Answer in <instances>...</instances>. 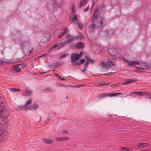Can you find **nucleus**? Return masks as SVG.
<instances>
[{"instance_id":"nucleus-1","label":"nucleus","mask_w":151,"mask_h":151,"mask_svg":"<svg viewBox=\"0 0 151 151\" xmlns=\"http://www.w3.org/2000/svg\"><path fill=\"white\" fill-rule=\"evenodd\" d=\"M98 10L96 9L93 12V14L92 18L91 21L93 24L88 27L90 30H92L94 28L98 30L101 29V25L103 24V20L102 19L100 20L96 18L98 14Z\"/></svg>"},{"instance_id":"nucleus-2","label":"nucleus","mask_w":151,"mask_h":151,"mask_svg":"<svg viewBox=\"0 0 151 151\" xmlns=\"http://www.w3.org/2000/svg\"><path fill=\"white\" fill-rule=\"evenodd\" d=\"M99 65L106 70L109 69H110L111 71L116 70L114 63L111 60L108 59L106 61L102 62Z\"/></svg>"},{"instance_id":"nucleus-3","label":"nucleus","mask_w":151,"mask_h":151,"mask_svg":"<svg viewBox=\"0 0 151 151\" xmlns=\"http://www.w3.org/2000/svg\"><path fill=\"white\" fill-rule=\"evenodd\" d=\"M79 56L78 54H73L71 56V62L73 65L75 66H78L80 64L79 61Z\"/></svg>"},{"instance_id":"nucleus-4","label":"nucleus","mask_w":151,"mask_h":151,"mask_svg":"<svg viewBox=\"0 0 151 151\" xmlns=\"http://www.w3.org/2000/svg\"><path fill=\"white\" fill-rule=\"evenodd\" d=\"M66 38L67 40L63 42L65 44H67L68 43H69L72 42L75 39L73 36L69 35H67Z\"/></svg>"},{"instance_id":"nucleus-5","label":"nucleus","mask_w":151,"mask_h":151,"mask_svg":"<svg viewBox=\"0 0 151 151\" xmlns=\"http://www.w3.org/2000/svg\"><path fill=\"white\" fill-rule=\"evenodd\" d=\"M128 65H133L134 66H135V67L139 69L141 68H139L138 67L136 66H135L136 65H139L140 63L139 62H137L136 61H128L127 62Z\"/></svg>"},{"instance_id":"nucleus-6","label":"nucleus","mask_w":151,"mask_h":151,"mask_svg":"<svg viewBox=\"0 0 151 151\" xmlns=\"http://www.w3.org/2000/svg\"><path fill=\"white\" fill-rule=\"evenodd\" d=\"M83 55L85 56V58H86V63L84 65V68H86V69L90 61V58L86 53H84Z\"/></svg>"},{"instance_id":"nucleus-7","label":"nucleus","mask_w":151,"mask_h":151,"mask_svg":"<svg viewBox=\"0 0 151 151\" xmlns=\"http://www.w3.org/2000/svg\"><path fill=\"white\" fill-rule=\"evenodd\" d=\"M137 80L136 79H134V78H130L127 79L125 82L123 83L122 84V85H124L126 84H128L130 83L135 81Z\"/></svg>"},{"instance_id":"nucleus-8","label":"nucleus","mask_w":151,"mask_h":151,"mask_svg":"<svg viewBox=\"0 0 151 151\" xmlns=\"http://www.w3.org/2000/svg\"><path fill=\"white\" fill-rule=\"evenodd\" d=\"M69 139V138L68 137H61L56 138L55 140L57 141H62L68 140Z\"/></svg>"},{"instance_id":"nucleus-9","label":"nucleus","mask_w":151,"mask_h":151,"mask_svg":"<svg viewBox=\"0 0 151 151\" xmlns=\"http://www.w3.org/2000/svg\"><path fill=\"white\" fill-rule=\"evenodd\" d=\"M68 29L66 28H64L62 29V31L59 33V35L58 37V38H60L64 35L67 32Z\"/></svg>"},{"instance_id":"nucleus-10","label":"nucleus","mask_w":151,"mask_h":151,"mask_svg":"<svg viewBox=\"0 0 151 151\" xmlns=\"http://www.w3.org/2000/svg\"><path fill=\"white\" fill-rule=\"evenodd\" d=\"M42 141L44 143L48 144H51L53 142V141L52 140L48 139H42Z\"/></svg>"},{"instance_id":"nucleus-11","label":"nucleus","mask_w":151,"mask_h":151,"mask_svg":"<svg viewBox=\"0 0 151 151\" xmlns=\"http://www.w3.org/2000/svg\"><path fill=\"white\" fill-rule=\"evenodd\" d=\"M21 65L20 64H19L17 65H15L13 66L14 70L16 72H19L21 70V68H19V66H21Z\"/></svg>"},{"instance_id":"nucleus-12","label":"nucleus","mask_w":151,"mask_h":151,"mask_svg":"<svg viewBox=\"0 0 151 151\" xmlns=\"http://www.w3.org/2000/svg\"><path fill=\"white\" fill-rule=\"evenodd\" d=\"M131 94H134V95H137V96H143L144 94L145 93L144 92H141L140 91L139 92H131Z\"/></svg>"},{"instance_id":"nucleus-13","label":"nucleus","mask_w":151,"mask_h":151,"mask_svg":"<svg viewBox=\"0 0 151 151\" xmlns=\"http://www.w3.org/2000/svg\"><path fill=\"white\" fill-rule=\"evenodd\" d=\"M7 134V133L4 131H0V139L1 138H4L6 136Z\"/></svg>"},{"instance_id":"nucleus-14","label":"nucleus","mask_w":151,"mask_h":151,"mask_svg":"<svg viewBox=\"0 0 151 151\" xmlns=\"http://www.w3.org/2000/svg\"><path fill=\"white\" fill-rule=\"evenodd\" d=\"M149 145V144L147 143L141 142L138 144V146L141 148H142L148 146Z\"/></svg>"},{"instance_id":"nucleus-15","label":"nucleus","mask_w":151,"mask_h":151,"mask_svg":"<svg viewBox=\"0 0 151 151\" xmlns=\"http://www.w3.org/2000/svg\"><path fill=\"white\" fill-rule=\"evenodd\" d=\"M38 107V105L36 104H35L32 106H30L28 108L30 109H36Z\"/></svg>"},{"instance_id":"nucleus-16","label":"nucleus","mask_w":151,"mask_h":151,"mask_svg":"<svg viewBox=\"0 0 151 151\" xmlns=\"http://www.w3.org/2000/svg\"><path fill=\"white\" fill-rule=\"evenodd\" d=\"M88 2L87 0H81L80 4V6H81L86 4Z\"/></svg>"},{"instance_id":"nucleus-17","label":"nucleus","mask_w":151,"mask_h":151,"mask_svg":"<svg viewBox=\"0 0 151 151\" xmlns=\"http://www.w3.org/2000/svg\"><path fill=\"white\" fill-rule=\"evenodd\" d=\"M32 94L31 91L28 89L25 90V95L27 96H30Z\"/></svg>"},{"instance_id":"nucleus-18","label":"nucleus","mask_w":151,"mask_h":151,"mask_svg":"<svg viewBox=\"0 0 151 151\" xmlns=\"http://www.w3.org/2000/svg\"><path fill=\"white\" fill-rule=\"evenodd\" d=\"M122 93L121 92H119L117 93H109L110 97H112L113 96H116L119 95L120 94H121Z\"/></svg>"},{"instance_id":"nucleus-19","label":"nucleus","mask_w":151,"mask_h":151,"mask_svg":"<svg viewBox=\"0 0 151 151\" xmlns=\"http://www.w3.org/2000/svg\"><path fill=\"white\" fill-rule=\"evenodd\" d=\"M9 89L11 91L14 92H18L20 91V89L15 88H10Z\"/></svg>"},{"instance_id":"nucleus-20","label":"nucleus","mask_w":151,"mask_h":151,"mask_svg":"<svg viewBox=\"0 0 151 151\" xmlns=\"http://www.w3.org/2000/svg\"><path fill=\"white\" fill-rule=\"evenodd\" d=\"M83 47V44L82 42H79L76 45V47L78 49L82 48Z\"/></svg>"},{"instance_id":"nucleus-21","label":"nucleus","mask_w":151,"mask_h":151,"mask_svg":"<svg viewBox=\"0 0 151 151\" xmlns=\"http://www.w3.org/2000/svg\"><path fill=\"white\" fill-rule=\"evenodd\" d=\"M113 31L111 29H108L106 32L107 36L111 35L113 34Z\"/></svg>"},{"instance_id":"nucleus-22","label":"nucleus","mask_w":151,"mask_h":151,"mask_svg":"<svg viewBox=\"0 0 151 151\" xmlns=\"http://www.w3.org/2000/svg\"><path fill=\"white\" fill-rule=\"evenodd\" d=\"M109 93H104L100 95V98H102V97H105L108 96H110Z\"/></svg>"},{"instance_id":"nucleus-23","label":"nucleus","mask_w":151,"mask_h":151,"mask_svg":"<svg viewBox=\"0 0 151 151\" xmlns=\"http://www.w3.org/2000/svg\"><path fill=\"white\" fill-rule=\"evenodd\" d=\"M7 116H8L6 115V113H4V112H3L2 113H1L0 114V116L3 117V119L6 118Z\"/></svg>"},{"instance_id":"nucleus-24","label":"nucleus","mask_w":151,"mask_h":151,"mask_svg":"<svg viewBox=\"0 0 151 151\" xmlns=\"http://www.w3.org/2000/svg\"><path fill=\"white\" fill-rule=\"evenodd\" d=\"M27 44V42H21L20 45L22 49H23Z\"/></svg>"},{"instance_id":"nucleus-25","label":"nucleus","mask_w":151,"mask_h":151,"mask_svg":"<svg viewBox=\"0 0 151 151\" xmlns=\"http://www.w3.org/2000/svg\"><path fill=\"white\" fill-rule=\"evenodd\" d=\"M97 84L99 86H104L109 84V83H107L97 82Z\"/></svg>"},{"instance_id":"nucleus-26","label":"nucleus","mask_w":151,"mask_h":151,"mask_svg":"<svg viewBox=\"0 0 151 151\" xmlns=\"http://www.w3.org/2000/svg\"><path fill=\"white\" fill-rule=\"evenodd\" d=\"M78 20V18L76 14L74 15L72 18L71 19L70 21Z\"/></svg>"},{"instance_id":"nucleus-27","label":"nucleus","mask_w":151,"mask_h":151,"mask_svg":"<svg viewBox=\"0 0 151 151\" xmlns=\"http://www.w3.org/2000/svg\"><path fill=\"white\" fill-rule=\"evenodd\" d=\"M43 91L45 90H46L47 91V92H53L55 90H54L52 89L51 88H47L46 89H43Z\"/></svg>"},{"instance_id":"nucleus-28","label":"nucleus","mask_w":151,"mask_h":151,"mask_svg":"<svg viewBox=\"0 0 151 151\" xmlns=\"http://www.w3.org/2000/svg\"><path fill=\"white\" fill-rule=\"evenodd\" d=\"M31 103V100H29L27 101L26 103L25 104V106L26 108L27 107V105H28L30 104Z\"/></svg>"},{"instance_id":"nucleus-29","label":"nucleus","mask_w":151,"mask_h":151,"mask_svg":"<svg viewBox=\"0 0 151 151\" xmlns=\"http://www.w3.org/2000/svg\"><path fill=\"white\" fill-rule=\"evenodd\" d=\"M145 97L148 99H151V93L146 94L145 95Z\"/></svg>"},{"instance_id":"nucleus-30","label":"nucleus","mask_w":151,"mask_h":151,"mask_svg":"<svg viewBox=\"0 0 151 151\" xmlns=\"http://www.w3.org/2000/svg\"><path fill=\"white\" fill-rule=\"evenodd\" d=\"M121 150L123 151H129L130 150L132 149L129 150L128 148L126 147H122L121 148Z\"/></svg>"},{"instance_id":"nucleus-31","label":"nucleus","mask_w":151,"mask_h":151,"mask_svg":"<svg viewBox=\"0 0 151 151\" xmlns=\"http://www.w3.org/2000/svg\"><path fill=\"white\" fill-rule=\"evenodd\" d=\"M77 25H78V28L80 30H82L83 28V25L81 23L79 22Z\"/></svg>"},{"instance_id":"nucleus-32","label":"nucleus","mask_w":151,"mask_h":151,"mask_svg":"<svg viewBox=\"0 0 151 151\" xmlns=\"http://www.w3.org/2000/svg\"><path fill=\"white\" fill-rule=\"evenodd\" d=\"M71 22L74 24L76 25H77L79 23L78 22V20H72L71 21Z\"/></svg>"},{"instance_id":"nucleus-33","label":"nucleus","mask_w":151,"mask_h":151,"mask_svg":"<svg viewBox=\"0 0 151 151\" xmlns=\"http://www.w3.org/2000/svg\"><path fill=\"white\" fill-rule=\"evenodd\" d=\"M116 73V72H110L109 73H108L107 74V75H114L115 74V73Z\"/></svg>"},{"instance_id":"nucleus-34","label":"nucleus","mask_w":151,"mask_h":151,"mask_svg":"<svg viewBox=\"0 0 151 151\" xmlns=\"http://www.w3.org/2000/svg\"><path fill=\"white\" fill-rule=\"evenodd\" d=\"M68 55L67 54H63L60 57V58H62L65 57L67 56Z\"/></svg>"},{"instance_id":"nucleus-35","label":"nucleus","mask_w":151,"mask_h":151,"mask_svg":"<svg viewBox=\"0 0 151 151\" xmlns=\"http://www.w3.org/2000/svg\"><path fill=\"white\" fill-rule=\"evenodd\" d=\"M89 9H90L89 7V6H88L85 9H84V11L85 12H86Z\"/></svg>"},{"instance_id":"nucleus-36","label":"nucleus","mask_w":151,"mask_h":151,"mask_svg":"<svg viewBox=\"0 0 151 151\" xmlns=\"http://www.w3.org/2000/svg\"><path fill=\"white\" fill-rule=\"evenodd\" d=\"M85 61V60L84 59H82L80 61H79V62H80L81 64V63H82L84 62Z\"/></svg>"},{"instance_id":"nucleus-37","label":"nucleus","mask_w":151,"mask_h":151,"mask_svg":"<svg viewBox=\"0 0 151 151\" xmlns=\"http://www.w3.org/2000/svg\"><path fill=\"white\" fill-rule=\"evenodd\" d=\"M62 132H63V134H68V131L67 130H65L63 131Z\"/></svg>"},{"instance_id":"nucleus-38","label":"nucleus","mask_w":151,"mask_h":151,"mask_svg":"<svg viewBox=\"0 0 151 151\" xmlns=\"http://www.w3.org/2000/svg\"><path fill=\"white\" fill-rule=\"evenodd\" d=\"M83 86V85H76V86H74V87H81V86Z\"/></svg>"},{"instance_id":"nucleus-39","label":"nucleus","mask_w":151,"mask_h":151,"mask_svg":"<svg viewBox=\"0 0 151 151\" xmlns=\"http://www.w3.org/2000/svg\"><path fill=\"white\" fill-rule=\"evenodd\" d=\"M58 46V45L57 44H55V45H53L52 46V48H55V47H57V46Z\"/></svg>"},{"instance_id":"nucleus-40","label":"nucleus","mask_w":151,"mask_h":151,"mask_svg":"<svg viewBox=\"0 0 151 151\" xmlns=\"http://www.w3.org/2000/svg\"><path fill=\"white\" fill-rule=\"evenodd\" d=\"M83 54V53L82 52H81L79 55V58L82 56V55Z\"/></svg>"},{"instance_id":"nucleus-41","label":"nucleus","mask_w":151,"mask_h":151,"mask_svg":"<svg viewBox=\"0 0 151 151\" xmlns=\"http://www.w3.org/2000/svg\"><path fill=\"white\" fill-rule=\"evenodd\" d=\"M4 63V61L0 60V65H2Z\"/></svg>"},{"instance_id":"nucleus-42","label":"nucleus","mask_w":151,"mask_h":151,"mask_svg":"<svg viewBox=\"0 0 151 151\" xmlns=\"http://www.w3.org/2000/svg\"><path fill=\"white\" fill-rule=\"evenodd\" d=\"M86 68H84L82 70H81V71L82 72H84V71H86Z\"/></svg>"},{"instance_id":"nucleus-43","label":"nucleus","mask_w":151,"mask_h":151,"mask_svg":"<svg viewBox=\"0 0 151 151\" xmlns=\"http://www.w3.org/2000/svg\"><path fill=\"white\" fill-rule=\"evenodd\" d=\"M55 75L57 77H58V78H59L60 77V76L58 74H55Z\"/></svg>"},{"instance_id":"nucleus-44","label":"nucleus","mask_w":151,"mask_h":151,"mask_svg":"<svg viewBox=\"0 0 151 151\" xmlns=\"http://www.w3.org/2000/svg\"><path fill=\"white\" fill-rule=\"evenodd\" d=\"M94 60H93V59H90V61L91 62V63H93L94 62Z\"/></svg>"},{"instance_id":"nucleus-45","label":"nucleus","mask_w":151,"mask_h":151,"mask_svg":"<svg viewBox=\"0 0 151 151\" xmlns=\"http://www.w3.org/2000/svg\"><path fill=\"white\" fill-rule=\"evenodd\" d=\"M59 79L62 81H65V79L62 78L61 77H60L59 78Z\"/></svg>"},{"instance_id":"nucleus-46","label":"nucleus","mask_w":151,"mask_h":151,"mask_svg":"<svg viewBox=\"0 0 151 151\" xmlns=\"http://www.w3.org/2000/svg\"><path fill=\"white\" fill-rule=\"evenodd\" d=\"M21 65V68H24L25 67V66L24 65Z\"/></svg>"},{"instance_id":"nucleus-47","label":"nucleus","mask_w":151,"mask_h":151,"mask_svg":"<svg viewBox=\"0 0 151 151\" xmlns=\"http://www.w3.org/2000/svg\"><path fill=\"white\" fill-rule=\"evenodd\" d=\"M83 35H81V37H80V39H81V40H82L83 39Z\"/></svg>"},{"instance_id":"nucleus-48","label":"nucleus","mask_w":151,"mask_h":151,"mask_svg":"<svg viewBox=\"0 0 151 151\" xmlns=\"http://www.w3.org/2000/svg\"><path fill=\"white\" fill-rule=\"evenodd\" d=\"M97 0H93V3L94 4L96 1Z\"/></svg>"},{"instance_id":"nucleus-49","label":"nucleus","mask_w":151,"mask_h":151,"mask_svg":"<svg viewBox=\"0 0 151 151\" xmlns=\"http://www.w3.org/2000/svg\"><path fill=\"white\" fill-rule=\"evenodd\" d=\"M45 72H44V73H43V72H41L40 73V74H45Z\"/></svg>"},{"instance_id":"nucleus-50","label":"nucleus","mask_w":151,"mask_h":151,"mask_svg":"<svg viewBox=\"0 0 151 151\" xmlns=\"http://www.w3.org/2000/svg\"><path fill=\"white\" fill-rule=\"evenodd\" d=\"M118 84H113V85H112L111 86H116V85H117Z\"/></svg>"},{"instance_id":"nucleus-51","label":"nucleus","mask_w":151,"mask_h":151,"mask_svg":"<svg viewBox=\"0 0 151 151\" xmlns=\"http://www.w3.org/2000/svg\"><path fill=\"white\" fill-rule=\"evenodd\" d=\"M47 54H44L42 55L41 56H45V55H47Z\"/></svg>"},{"instance_id":"nucleus-52","label":"nucleus","mask_w":151,"mask_h":151,"mask_svg":"<svg viewBox=\"0 0 151 151\" xmlns=\"http://www.w3.org/2000/svg\"><path fill=\"white\" fill-rule=\"evenodd\" d=\"M93 5L92 4V6H92V8H93V6L94 5V4L93 3Z\"/></svg>"},{"instance_id":"nucleus-53","label":"nucleus","mask_w":151,"mask_h":151,"mask_svg":"<svg viewBox=\"0 0 151 151\" xmlns=\"http://www.w3.org/2000/svg\"><path fill=\"white\" fill-rule=\"evenodd\" d=\"M59 85H60V86H64V85H63V84H59Z\"/></svg>"},{"instance_id":"nucleus-54","label":"nucleus","mask_w":151,"mask_h":151,"mask_svg":"<svg viewBox=\"0 0 151 151\" xmlns=\"http://www.w3.org/2000/svg\"><path fill=\"white\" fill-rule=\"evenodd\" d=\"M107 74H106V73L104 74H105V75H107Z\"/></svg>"}]
</instances>
